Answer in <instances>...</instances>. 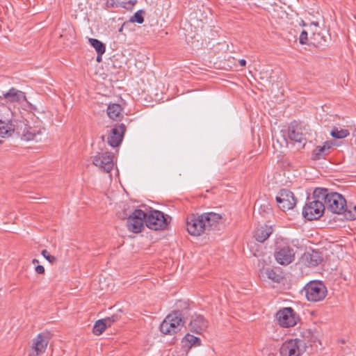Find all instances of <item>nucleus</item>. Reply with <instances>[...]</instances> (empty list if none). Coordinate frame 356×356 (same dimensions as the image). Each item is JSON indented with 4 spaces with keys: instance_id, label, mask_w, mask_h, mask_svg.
Segmentation results:
<instances>
[{
    "instance_id": "nucleus-1",
    "label": "nucleus",
    "mask_w": 356,
    "mask_h": 356,
    "mask_svg": "<svg viewBox=\"0 0 356 356\" xmlns=\"http://www.w3.org/2000/svg\"><path fill=\"white\" fill-rule=\"evenodd\" d=\"M45 131L42 122L33 114L29 113L27 118L13 116L11 109L0 104V137L8 138L15 134L25 141L42 140V135Z\"/></svg>"
},
{
    "instance_id": "nucleus-2",
    "label": "nucleus",
    "mask_w": 356,
    "mask_h": 356,
    "mask_svg": "<svg viewBox=\"0 0 356 356\" xmlns=\"http://www.w3.org/2000/svg\"><path fill=\"white\" fill-rule=\"evenodd\" d=\"M314 197L323 200L325 209L332 213L341 214L346 208V200L344 197L337 192L330 191L327 188H318L314 191Z\"/></svg>"
},
{
    "instance_id": "nucleus-3",
    "label": "nucleus",
    "mask_w": 356,
    "mask_h": 356,
    "mask_svg": "<svg viewBox=\"0 0 356 356\" xmlns=\"http://www.w3.org/2000/svg\"><path fill=\"white\" fill-rule=\"evenodd\" d=\"M184 325V315L180 310L169 314L160 325V330L164 334L172 335L179 330Z\"/></svg>"
},
{
    "instance_id": "nucleus-4",
    "label": "nucleus",
    "mask_w": 356,
    "mask_h": 356,
    "mask_svg": "<svg viewBox=\"0 0 356 356\" xmlns=\"http://www.w3.org/2000/svg\"><path fill=\"white\" fill-rule=\"evenodd\" d=\"M305 296L308 301L319 302L327 296V288L322 282L312 281L306 284L304 288Z\"/></svg>"
},
{
    "instance_id": "nucleus-5",
    "label": "nucleus",
    "mask_w": 356,
    "mask_h": 356,
    "mask_svg": "<svg viewBox=\"0 0 356 356\" xmlns=\"http://www.w3.org/2000/svg\"><path fill=\"white\" fill-rule=\"evenodd\" d=\"M305 343L299 339H291L284 341L280 348L281 356H302L306 351Z\"/></svg>"
},
{
    "instance_id": "nucleus-6",
    "label": "nucleus",
    "mask_w": 356,
    "mask_h": 356,
    "mask_svg": "<svg viewBox=\"0 0 356 356\" xmlns=\"http://www.w3.org/2000/svg\"><path fill=\"white\" fill-rule=\"evenodd\" d=\"M313 198L314 200L307 203L302 209V215L308 220L318 219L325 210L322 199L314 195Z\"/></svg>"
},
{
    "instance_id": "nucleus-7",
    "label": "nucleus",
    "mask_w": 356,
    "mask_h": 356,
    "mask_svg": "<svg viewBox=\"0 0 356 356\" xmlns=\"http://www.w3.org/2000/svg\"><path fill=\"white\" fill-rule=\"evenodd\" d=\"M276 320L281 327H291L297 324L300 318L291 307H284L276 313Z\"/></svg>"
},
{
    "instance_id": "nucleus-8",
    "label": "nucleus",
    "mask_w": 356,
    "mask_h": 356,
    "mask_svg": "<svg viewBox=\"0 0 356 356\" xmlns=\"http://www.w3.org/2000/svg\"><path fill=\"white\" fill-rule=\"evenodd\" d=\"M145 225L149 229L160 230L167 228L168 222L163 212L153 210L146 213Z\"/></svg>"
},
{
    "instance_id": "nucleus-9",
    "label": "nucleus",
    "mask_w": 356,
    "mask_h": 356,
    "mask_svg": "<svg viewBox=\"0 0 356 356\" xmlns=\"http://www.w3.org/2000/svg\"><path fill=\"white\" fill-rule=\"evenodd\" d=\"M146 213L141 209H135L127 218V226L129 231L133 233H140L145 223Z\"/></svg>"
},
{
    "instance_id": "nucleus-10",
    "label": "nucleus",
    "mask_w": 356,
    "mask_h": 356,
    "mask_svg": "<svg viewBox=\"0 0 356 356\" xmlns=\"http://www.w3.org/2000/svg\"><path fill=\"white\" fill-rule=\"evenodd\" d=\"M92 163L102 172L109 173L114 165L113 155L108 152H98L93 156Z\"/></svg>"
},
{
    "instance_id": "nucleus-11",
    "label": "nucleus",
    "mask_w": 356,
    "mask_h": 356,
    "mask_svg": "<svg viewBox=\"0 0 356 356\" xmlns=\"http://www.w3.org/2000/svg\"><path fill=\"white\" fill-rule=\"evenodd\" d=\"M186 229L192 236H200L205 233V225L201 215L190 214L186 218Z\"/></svg>"
},
{
    "instance_id": "nucleus-12",
    "label": "nucleus",
    "mask_w": 356,
    "mask_h": 356,
    "mask_svg": "<svg viewBox=\"0 0 356 356\" xmlns=\"http://www.w3.org/2000/svg\"><path fill=\"white\" fill-rule=\"evenodd\" d=\"M274 255L277 263L281 265H288L295 258L293 248L288 245H277Z\"/></svg>"
},
{
    "instance_id": "nucleus-13",
    "label": "nucleus",
    "mask_w": 356,
    "mask_h": 356,
    "mask_svg": "<svg viewBox=\"0 0 356 356\" xmlns=\"http://www.w3.org/2000/svg\"><path fill=\"white\" fill-rule=\"evenodd\" d=\"M276 201L283 211L292 209L296 204V198L294 194L288 189L280 190L276 197Z\"/></svg>"
},
{
    "instance_id": "nucleus-14",
    "label": "nucleus",
    "mask_w": 356,
    "mask_h": 356,
    "mask_svg": "<svg viewBox=\"0 0 356 356\" xmlns=\"http://www.w3.org/2000/svg\"><path fill=\"white\" fill-rule=\"evenodd\" d=\"M51 334L49 332H44L38 334L33 339L32 349L33 353L30 356H38L43 353L48 345Z\"/></svg>"
},
{
    "instance_id": "nucleus-15",
    "label": "nucleus",
    "mask_w": 356,
    "mask_h": 356,
    "mask_svg": "<svg viewBox=\"0 0 356 356\" xmlns=\"http://www.w3.org/2000/svg\"><path fill=\"white\" fill-rule=\"evenodd\" d=\"M288 137L290 140L298 143L302 148L306 144L307 139L302 131L301 125L296 122L289 124L288 127Z\"/></svg>"
},
{
    "instance_id": "nucleus-16",
    "label": "nucleus",
    "mask_w": 356,
    "mask_h": 356,
    "mask_svg": "<svg viewBox=\"0 0 356 356\" xmlns=\"http://www.w3.org/2000/svg\"><path fill=\"white\" fill-rule=\"evenodd\" d=\"M126 127L124 124L115 125L108 137V143L113 147L119 146L123 139Z\"/></svg>"
},
{
    "instance_id": "nucleus-17",
    "label": "nucleus",
    "mask_w": 356,
    "mask_h": 356,
    "mask_svg": "<svg viewBox=\"0 0 356 356\" xmlns=\"http://www.w3.org/2000/svg\"><path fill=\"white\" fill-rule=\"evenodd\" d=\"M208 321L200 314H195L192 316L189 327L191 332L196 334H202L208 327Z\"/></svg>"
},
{
    "instance_id": "nucleus-18",
    "label": "nucleus",
    "mask_w": 356,
    "mask_h": 356,
    "mask_svg": "<svg viewBox=\"0 0 356 356\" xmlns=\"http://www.w3.org/2000/svg\"><path fill=\"white\" fill-rule=\"evenodd\" d=\"M0 97L10 103L22 102L26 100L24 92L15 88H11L7 92H2Z\"/></svg>"
},
{
    "instance_id": "nucleus-19",
    "label": "nucleus",
    "mask_w": 356,
    "mask_h": 356,
    "mask_svg": "<svg viewBox=\"0 0 356 356\" xmlns=\"http://www.w3.org/2000/svg\"><path fill=\"white\" fill-rule=\"evenodd\" d=\"M201 216L205 225V233L216 228L221 219L220 214L213 212L204 213L201 214Z\"/></svg>"
},
{
    "instance_id": "nucleus-20",
    "label": "nucleus",
    "mask_w": 356,
    "mask_h": 356,
    "mask_svg": "<svg viewBox=\"0 0 356 356\" xmlns=\"http://www.w3.org/2000/svg\"><path fill=\"white\" fill-rule=\"evenodd\" d=\"M302 259L307 266L314 267L321 263L323 257L321 252L312 250V252H305L302 256Z\"/></svg>"
},
{
    "instance_id": "nucleus-21",
    "label": "nucleus",
    "mask_w": 356,
    "mask_h": 356,
    "mask_svg": "<svg viewBox=\"0 0 356 356\" xmlns=\"http://www.w3.org/2000/svg\"><path fill=\"white\" fill-rule=\"evenodd\" d=\"M273 232V227L270 225H264L258 227L254 232V238L256 241L264 243L268 238Z\"/></svg>"
},
{
    "instance_id": "nucleus-22",
    "label": "nucleus",
    "mask_w": 356,
    "mask_h": 356,
    "mask_svg": "<svg viewBox=\"0 0 356 356\" xmlns=\"http://www.w3.org/2000/svg\"><path fill=\"white\" fill-rule=\"evenodd\" d=\"M261 275L263 277H266L268 279L276 283H280L283 280V276L280 270H275L270 268H264L261 270Z\"/></svg>"
},
{
    "instance_id": "nucleus-23",
    "label": "nucleus",
    "mask_w": 356,
    "mask_h": 356,
    "mask_svg": "<svg viewBox=\"0 0 356 356\" xmlns=\"http://www.w3.org/2000/svg\"><path fill=\"white\" fill-rule=\"evenodd\" d=\"M122 108L119 104H111L107 107V114L113 120L120 121L123 117Z\"/></svg>"
},
{
    "instance_id": "nucleus-24",
    "label": "nucleus",
    "mask_w": 356,
    "mask_h": 356,
    "mask_svg": "<svg viewBox=\"0 0 356 356\" xmlns=\"http://www.w3.org/2000/svg\"><path fill=\"white\" fill-rule=\"evenodd\" d=\"M332 147V143L325 142L323 145L317 146L312 152V159L319 160L328 154Z\"/></svg>"
},
{
    "instance_id": "nucleus-25",
    "label": "nucleus",
    "mask_w": 356,
    "mask_h": 356,
    "mask_svg": "<svg viewBox=\"0 0 356 356\" xmlns=\"http://www.w3.org/2000/svg\"><path fill=\"white\" fill-rule=\"evenodd\" d=\"M181 342L184 343V346L188 348H191L193 346H201V339L199 337H195L194 335L188 333L185 335Z\"/></svg>"
},
{
    "instance_id": "nucleus-26",
    "label": "nucleus",
    "mask_w": 356,
    "mask_h": 356,
    "mask_svg": "<svg viewBox=\"0 0 356 356\" xmlns=\"http://www.w3.org/2000/svg\"><path fill=\"white\" fill-rule=\"evenodd\" d=\"M343 217L348 220H353L356 219V205L353 204H347L344 211L341 213Z\"/></svg>"
},
{
    "instance_id": "nucleus-27",
    "label": "nucleus",
    "mask_w": 356,
    "mask_h": 356,
    "mask_svg": "<svg viewBox=\"0 0 356 356\" xmlns=\"http://www.w3.org/2000/svg\"><path fill=\"white\" fill-rule=\"evenodd\" d=\"M89 42L91 44V46L95 48V51H97V54H99V56L100 54H104L105 53V44L100 40L95 38H89Z\"/></svg>"
},
{
    "instance_id": "nucleus-28",
    "label": "nucleus",
    "mask_w": 356,
    "mask_h": 356,
    "mask_svg": "<svg viewBox=\"0 0 356 356\" xmlns=\"http://www.w3.org/2000/svg\"><path fill=\"white\" fill-rule=\"evenodd\" d=\"M349 131L348 129H338L337 127H334L330 132V135L337 139L345 138L349 135Z\"/></svg>"
},
{
    "instance_id": "nucleus-29",
    "label": "nucleus",
    "mask_w": 356,
    "mask_h": 356,
    "mask_svg": "<svg viewBox=\"0 0 356 356\" xmlns=\"http://www.w3.org/2000/svg\"><path fill=\"white\" fill-rule=\"evenodd\" d=\"M106 327L103 319L98 320L93 326L92 332L94 334L99 336L104 332Z\"/></svg>"
},
{
    "instance_id": "nucleus-30",
    "label": "nucleus",
    "mask_w": 356,
    "mask_h": 356,
    "mask_svg": "<svg viewBox=\"0 0 356 356\" xmlns=\"http://www.w3.org/2000/svg\"><path fill=\"white\" fill-rule=\"evenodd\" d=\"M144 14L145 11L143 10H139L127 21L129 24L134 22H137L138 24H143L144 22Z\"/></svg>"
},
{
    "instance_id": "nucleus-31",
    "label": "nucleus",
    "mask_w": 356,
    "mask_h": 356,
    "mask_svg": "<svg viewBox=\"0 0 356 356\" xmlns=\"http://www.w3.org/2000/svg\"><path fill=\"white\" fill-rule=\"evenodd\" d=\"M120 318V315H119L118 314H115L112 315L111 316L103 318V320H104L106 327H111L113 323L118 321Z\"/></svg>"
},
{
    "instance_id": "nucleus-32",
    "label": "nucleus",
    "mask_w": 356,
    "mask_h": 356,
    "mask_svg": "<svg viewBox=\"0 0 356 356\" xmlns=\"http://www.w3.org/2000/svg\"><path fill=\"white\" fill-rule=\"evenodd\" d=\"M41 254L51 264H54L57 261V258L51 255L47 250H42Z\"/></svg>"
},
{
    "instance_id": "nucleus-33",
    "label": "nucleus",
    "mask_w": 356,
    "mask_h": 356,
    "mask_svg": "<svg viewBox=\"0 0 356 356\" xmlns=\"http://www.w3.org/2000/svg\"><path fill=\"white\" fill-rule=\"evenodd\" d=\"M299 42L301 44H305L308 42V32L306 30H302L299 37Z\"/></svg>"
},
{
    "instance_id": "nucleus-34",
    "label": "nucleus",
    "mask_w": 356,
    "mask_h": 356,
    "mask_svg": "<svg viewBox=\"0 0 356 356\" xmlns=\"http://www.w3.org/2000/svg\"><path fill=\"white\" fill-rule=\"evenodd\" d=\"M35 271L38 274H44V268L41 265L36 266L35 268Z\"/></svg>"
},
{
    "instance_id": "nucleus-35",
    "label": "nucleus",
    "mask_w": 356,
    "mask_h": 356,
    "mask_svg": "<svg viewBox=\"0 0 356 356\" xmlns=\"http://www.w3.org/2000/svg\"><path fill=\"white\" fill-rule=\"evenodd\" d=\"M128 25H129V22H127H127H124L122 24V25L121 26V27L118 29V32L122 33V31H123V29H124V27L127 26Z\"/></svg>"
},
{
    "instance_id": "nucleus-36",
    "label": "nucleus",
    "mask_w": 356,
    "mask_h": 356,
    "mask_svg": "<svg viewBox=\"0 0 356 356\" xmlns=\"http://www.w3.org/2000/svg\"><path fill=\"white\" fill-rule=\"evenodd\" d=\"M239 64L241 67H245L246 65V60L245 59H241L239 60Z\"/></svg>"
},
{
    "instance_id": "nucleus-37",
    "label": "nucleus",
    "mask_w": 356,
    "mask_h": 356,
    "mask_svg": "<svg viewBox=\"0 0 356 356\" xmlns=\"http://www.w3.org/2000/svg\"><path fill=\"white\" fill-rule=\"evenodd\" d=\"M103 54H100L99 56V54H97V62H100L102 60V56Z\"/></svg>"
},
{
    "instance_id": "nucleus-38",
    "label": "nucleus",
    "mask_w": 356,
    "mask_h": 356,
    "mask_svg": "<svg viewBox=\"0 0 356 356\" xmlns=\"http://www.w3.org/2000/svg\"><path fill=\"white\" fill-rule=\"evenodd\" d=\"M32 263H33V264H38V259H33V261H32Z\"/></svg>"
},
{
    "instance_id": "nucleus-39",
    "label": "nucleus",
    "mask_w": 356,
    "mask_h": 356,
    "mask_svg": "<svg viewBox=\"0 0 356 356\" xmlns=\"http://www.w3.org/2000/svg\"><path fill=\"white\" fill-rule=\"evenodd\" d=\"M315 26L318 25V23H313Z\"/></svg>"
},
{
    "instance_id": "nucleus-40",
    "label": "nucleus",
    "mask_w": 356,
    "mask_h": 356,
    "mask_svg": "<svg viewBox=\"0 0 356 356\" xmlns=\"http://www.w3.org/2000/svg\"><path fill=\"white\" fill-rule=\"evenodd\" d=\"M1 143H2V141H1V140H0V145H1Z\"/></svg>"
}]
</instances>
